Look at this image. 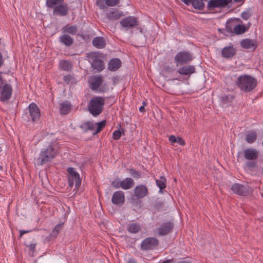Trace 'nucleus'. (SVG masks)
Listing matches in <instances>:
<instances>
[{
  "label": "nucleus",
  "instance_id": "obj_55",
  "mask_svg": "<svg viewBox=\"0 0 263 263\" xmlns=\"http://www.w3.org/2000/svg\"><path fill=\"white\" fill-rule=\"evenodd\" d=\"M4 64V60L2 53L0 52V67Z\"/></svg>",
  "mask_w": 263,
  "mask_h": 263
},
{
  "label": "nucleus",
  "instance_id": "obj_54",
  "mask_svg": "<svg viewBox=\"0 0 263 263\" xmlns=\"http://www.w3.org/2000/svg\"><path fill=\"white\" fill-rule=\"evenodd\" d=\"M31 232L30 230L29 231H25V230H20V238H21L24 234L26 233H28Z\"/></svg>",
  "mask_w": 263,
  "mask_h": 263
},
{
  "label": "nucleus",
  "instance_id": "obj_27",
  "mask_svg": "<svg viewBox=\"0 0 263 263\" xmlns=\"http://www.w3.org/2000/svg\"><path fill=\"white\" fill-rule=\"evenodd\" d=\"M237 22L241 23V21L240 18H236L234 20H230L227 22L226 23V30L227 32L232 33L234 32L235 26H236Z\"/></svg>",
  "mask_w": 263,
  "mask_h": 263
},
{
  "label": "nucleus",
  "instance_id": "obj_24",
  "mask_svg": "<svg viewBox=\"0 0 263 263\" xmlns=\"http://www.w3.org/2000/svg\"><path fill=\"white\" fill-rule=\"evenodd\" d=\"M240 45L243 48L246 49L253 48L254 50L257 47L255 42L251 39L242 40Z\"/></svg>",
  "mask_w": 263,
  "mask_h": 263
},
{
  "label": "nucleus",
  "instance_id": "obj_6",
  "mask_svg": "<svg viewBox=\"0 0 263 263\" xmlns=\"http://www.w3.org/2000/svg\"><path fill=\"white\" fill-rule=\"evenodd\" d=\"M159 241L155 238L149 237L145 238L141 243V249L142 250H152L156 249L159 246Z\"/></svg>",
  "mask_w": 263,
  "mask_h": 263
},
{
  "label": "nucleus",
  "instance_id": "obj_32",
  "mask_svg": "<svg viewBox=\"0 0 263 263\" xmlns=\"http://www.w3.org/2000/svg\"><path fill=\"white\" fill-rule=\"evenodd\" d=\"M95 125L94 123L90 121H87L82 123L80 128L83 129L85 132H87L88 130H92L95 128Z\"/></svg>",
  "mask_w": 263,
  "mask_h": 263
},
{
  "label": "nucleus",
  "instance_id": "obj_21",
  "mask_svg": "<svg viewBox=\"0 0 263 263\" xmlns=\"http://www.w3.org/2000/svg\"><path fill=\"white\" fill-rule=\"evenodd\" d=\"M123 15L122 12L117 9H113L106 13V18L109 20H117Z\"/></svg>",
  "mask_w": 263,
  "mask_h": 263
},
{
  "label": "nucleus",
  "instance_id": "obj_44",
  "mask_svg": "<svg viewBox=\"0 0 263 263\" xmlns=\"http://www.w3.org/2000/svg\"><path fill=\"white\" fill-rule=\"evenodd\" d=\"M122 134H124V131L122 133L119 130H115L112 134V138L115 140H119L121 138Z\"/></svg>",
  "mask_w": 263,
  "mask_h": 263
},
{
  "label": "nucleus",
  "instance_id": "obj_49",
  "mask_svg": "<svg viewBox=\"0 0 263 263\" xmlns=\"http://www.w3.org/2000/svg\"><path fill=\"white\" fill-rule=\"evenodd\" d=\"M163 203L162 202H156L154 204V207L155 209L159 210L161 208L163 207Z\"/></svg>",
  "mask_w": 263,
  "mask_h": 263
},
{
  "label": "nucleus",
  "instance_id": "obj_48",
  "mask_svg": "<svg viewBox=\"0 0 263 263\" xmlns=\"http://www.w3.org/2000/svg\"><path fill=\"white\" fill-rule=\"evenodd\" d=\"M251 16V14L248 11L243 12L241 13V17L245 20H248Z\"/></svg>",
  "mask_w": 263,
  "mask_h": 263
},
{
  "label": "nucleus",
  "instance_id": "obj_10",
  "mask_svg": "<svg viewBox=\"0 0 263 263\" xmlns=\"http://www.w3.org/2000/svg\"><path fill=\"white\" fill-rule=\"evenodd\" d=\"M232 192L239 196H246L250 193L249 187L243 184L236 183H234L231 188Z\"/></svg>",
  "mask_w": 263,
  "mask_h": 263
},
{
  "label": "nucleus",
  "instance_id": "obj_33",
  "mask_svg": "<svg viewBox=\"0 0 263 263\" xmlns=\"http://www.w3.org/2000/svg\"><path fill=\"white\" fill-rule=\"evenodd\" d=\"M61 69L64 71H70L72 69V64L70 62L66 60H61L60 62Z\"/></svg>",
  "mask_w": 263,
  "mask_h": 263
},
{
  "label": "nucleus",
  "instance_id": "obj_46",
  "mask_svg": "<svg viewBox=\"0 0 263 263\" xmlns=\"http://www.w3.org/2000/svg\"><path fill=\"white\" fill-rule=\"evenodd\" d=\"M96 5L100 9H103L106 8V0H97Z\"/></svg>",
  "mask_w": 263,
  "mask_h": 263
},
{
  "label": "nucleus",
  "instance_id": "obj_62",
  "mask_svg": "<svg viewBox=\"0 0 263 263\" xmlns=\"http://www.w3.org/2000/svg\"><path fill=\"white\" fill-rule=\"evenodd\" d=\"M1 44V39H0V45Z\"/></svg>",
  "mask_w": 263,
  "mask_h": 263
},
{
  "label": "nucleus",
  "instance_id": "obj_52",
  "mask_svg": "<svg viewBox=\"0 0 263 263\" xmlns=\"http://www.w3.org/2000/svg\"><path fill=\"white\" fill-rule=\"evenodd\" d=\"M35 246L36 244H30L29 246H28V247L29 248V250L30 251H32V252L35 251Z\"/></svg>",
  "mask_w": 263,
  "mask_h": 263
},
{
  "label": "nucleus",
  "instance_id": "obj_9",
  "mask_svg": "<svg viewBox=\"0 0 263 263\" xmlns=\"http://www.w3.org/2000/svg\"><path fill=\"white\" fill-rule=\"evenodd\" d=\"M28 109L31 120L32 122H37L41 117V111L37 105L34 102L30 103Z\"/></svg>",
  "mask_w": 263,
  "mask_h": 263
},
{
  "label": "nucleus",
  "instance_id": "obj_37",
  "mask_svg": "<svg viewBox=\"0 0 263 263\" xmlns=\"http://www.w3.org/2000/svg\"><path fill=\"white\" fill-rule=\"evenodd\" d=\"M247 29L243 25L237 24L234 28V32L236 34H241L247 31Z\"/></svg>",
  "mask_w": 263,
  "mask_h": 263
},
{
  "label": "nucleus",
  "instance_id": "obj_20",
  "mask_svg": "<svg viewBox=\"0 0 263 263\" xmlns=\"http://www.w3.org/2000/svg\"><path fill=\"white\" fill-rule=\"evenodd\" d=\"M122 65L121 61L118 58H114L108 63V69L111 71H115L119 69Z\"/></svg>",
  "mask_w": 263,
  "mask_h": 263
},
{
  "label": "nucleus",
  "instance_id": "obj_26",
  "mask_svg": "<svg viewBox=\"0 0 263 263\" xmlns=\"http://www.w3.org/2000/svg\"><path fill=\"white\" fill-rule=\"evenodd\" d=\"M71 109V105L68 101H65L61 103L60 111L62 115H66L69 114Z\"/></svg>",
  "mask_w": 263,
  "mask_h": 263
},
{
  "label": "nucleus",
  "instance_id": "obj_50",
  "mask_svg": "<svg viewBox=\"0 0 263 263\" xmlns=\"http://www.w3.org/2000/svg\"><path fill=\"white\" fill-rule=\"evenodd\" d=\"M176 143H178L179 144H180V145H182V146H184L185 144V142L184 140L182 138H181L180 137H177V140H176Z\"/></svg>",
  "mask_w": 263,
  "mask_h": 263
},
{
  "label": "nucleus",
  "instance_id": "obj_17",
  "mask_svg": "<svg viewBox=\"0 0 263 263\" xmlns=\"http://www.w3.org/2000/svg\"><path fill=\"white\" fill-rule=\"evenodd\" d=\"M111 202L114 204L121 205L125 202L124 193L122 191H118L112 195Z\"/></svg>",
  "mask_w": 263,
  "mask_h": 263
},
{
  "label": "nucleus",
  "instance_id": "obj_18",
  "mask_svg": "<svg viewBox=\"0 0 263 263\" xmlns=\"http://www.w3.org/2000/svg\"><path fill=\"white\" fill-rule=\"evenodd\" d=\"M236 53V50L233 46L225 47L221 51L222 56L226 58H232Z\"/></svg>",
  "mask_w": 263,
  "mask_h": 263
},
{
  "label": "nucleus",
  "instance_id": "obj_16",
  "mask_svg": "<svg viewBox=\"0 0 263 263\" xmlns=\"http://www.w3.org/2000/svg\"><path fill=\"white\" fill-rule=\"evenodd\" d=\"M134 193L137 198L141 199L147 195L148 193V189L145 185H138L135 187Z\"/></svg>",
  "mask_w": 263,
  "mask_h": 263
},
{
  "label": "nucleus",
  "instance_id": "obj_31",
  "mask_svg": "<svg viewBox=\"0 0 263 263\" xmlns=\"http://www.w3.org/2000/svg\"><path fill=\"white\" fill-rule=\"evenodd\" d=\"M257 139V134L255 130H251L246 134V140L248 143H254Z\"/></svg>",
  "mask_w": 263,
  "mask_h": 263
},
{
  "label": "nucleus",
  "instance_id": "obj_38",
  "mask_svg": "<svg viewBox=\"0 0 263 263\" xmlns=\"http://www.w3.org/2000/svg\"><path fill=\"white\" fill-rule=\"evenodd\" d=\"M64 222H61L57 224L52 231L51 235L53 236H57L63 228Z\"/></svg>",
  "mask_w": 263,
  "mask_h": 263
},
{
  "label": "nucleus",
  "instance_id": "obj_3",
  "mask_svg": "<svg viewBox=\"0 0 263 263\" xmlns=\"http://www.w3.org/2000/svg\"><path fill=\"white\" fill-rule=\"evenodd\" d=\"M57 151L52 145L48 146L46 149L41 152L40 156L37 159V164L42 165L49 162L57 155Z\"/></svg>",
  "mask_w": 263,
  "mask_h": 263
},
{
  "label": "nucleus",
  "instance_id": "obj_15",
  "mask_svg": "<svg viewBox=\"0 0 263 263\" xmlns=\"http://www.w3.org/2000/svg\"><path fill=\"white\" fill-rule=\"evenodd\" d=\"M243 154L244 158L247 160H256L259 157V152L255 148L245 149Z\"/></svg>",
  "mask_w": 263,
  "mask_h": 263
},
{
  "label": "nucleus",
  "instance_id": "obj_5",
  "mask_svg": "<svg viewBox=\"0 0 263 263\" xmlns=\"http://www.w3.org/2000/svg\"><path fill=\"white\" fill-rule=\"evenodd\" d=\"M69 174L68 176V186L72 188L73 186L74 181H75V187L77 190L81 184V179L79 174L77 172L73 167H68L67 170Z\"/></svg>",
  "mask_w": 263,
  "mask_h": 263
},
{
  "label": "nucleus",
  "instance_id": "obj_39",
  "mask_svg": "<svg viewBox=\"0 0 263 263\" xmlns=\"http://www.w3.org/2000/svg\"><path fill=\"white\" fill-rule=\"evenodd\" d=\"M64 81L67 84L76 83V81L74 77L71 74H67L63 77Z\"/></svg>",
  "mask_w": 263,
  "mask_h": 263
},
{
  "label": "nucleus",
  "instance_id": "obj_11",
  "mask_svg": "<svg viewBox=\"0 0 263 263\" xmlns=\"http://www.w3.org/2000/svg\"><path fill=\"white\" fill-rule=\"evenodd\" d=\"M174 227V224L173 222L168 221L167 222L163 223L161 226L157 229V231L158 236H165L172 232Z\"/></svg>",
  "mask_w": 263,
  "mask_h": 263
},
{
  "label": "nucleus",
  "instance_id": "obj_1",
  "mask_svg": "<svg viewBox=\"0 0 263 263\" xmlns=\"http://www.w3.org/2000/svg\"><path fill=\"white\" fill-rule=\"evenodd\" d=\"M257 84L256 78L249 74L240 75L235 81V84L240 90L246 93L255 89Z\"/></svg>",
  "mask_w": 263,
  "mask_h": 263
},
{
  "label": "nucleus",
  "instance_id": "obj_34",
  "mask_svg": "<svg viewBox=\"0 0 263 263\" xmlns=\"http://www.w3.org/2000/svg\"><path fill=\"white\" fill-rule=\"evenodd\" d=\"M64 0H46V5L48 8L54 9L57 6L63 3Z\"/></svg>",
  "mask_w": 263,
  "mask_h": 263
},
{
  "label": "nucleus",
  "instance_id": "obj_41",
  "mask_svg": "<svg viewBox=\"0 0 263 263\" xmlns=\"http://www.w3.org/2000/svg\"><path fill=\"white\" fill-rule=\"evenodd\" d=\"M129 172L130 175L135 179H139L141 177V173L135 169L130 168Z\"/></svg>",
  "mask_w": 263,
  "mask_h": 263
},
{
  "label": "nucleus",
  "instance_id": "obj_29",
  "mask_svg": "<svg viewBox=\"0 0 263 263\" xmlns=\"http://www.w3.org/2000/svg\"><path fill=\"white\" fill-rule=\"evenodd\" d=\"M103 82L102 78L100 76L95 77L90 84V88L93 90H96Z\"/></svg>",
  "mask_w": 263,
  "mask_h": 263
},
{
  "label": "nucleus",
  "instance_id": "obj_35",
  "mask_svg": "<svg viewBox=\"0 0 263 263\" xmlns=\"http://www.w3.org/2000/svg\"><path fill=\"white\" fill-rule=\"evenodd\" d=\"M156 183L159 187L160 192L166 187V180L164 176H160L159 179L156 180Z\"/></svg>",
  "mask_w": 263,
  "mask_h": 263
},
{
  "label": "nucleus",
  "instance_id": "obj_30",
  "mask_svg": "<svg viewBox=\"0 0 263 263\" xmlns=\"http://www.w3.org/2000/svg\"><path fill=\"white\" fill-rule=\"evenodd\" d=\"M127 230L130 233L136 234L141 230V227L138 223L132 222L127 226Z\"/></svg>",
  "mask_w": 263,
  "mask_h": 263
},
{
  "label": "nucleus",
  "instance_id": "obj_2",
  "mask_svg": "<svg viewBox=\"0 0 263 263\" xmlns=\"http://www.w3.org/2000/svg\"><path fill=\"white\" fill-rule=\"evenodd\" d=\"M105 104V99L102 97H95L91 98L88 105L89 112L94 117L102 113Z\"/></svg>",
  "mask_w": 263,
  "mask_h": 263
},
{
  "label": "nucleus",
  "instance_id": "obj_23",
  "mask_svg": "<svg viewBox=\"0 0 263 263\" xmlns=\"http://www.w3.org/2000/svg\"><path fill=\"white\" fill-rule=\"evenodd\" d=\"M92 44L97 48L102 49L105 47L106 42L104 37L101 36H97L92 40Z\"/></svg>",
  "mask_w": 263,
  "mask_h": 263
},
{
  "label": "nucleus",
  "instance_id": "obj_45",
  "mask_svg": "<svg viewBox=\"0 0 263 263\" xmlns=\"http://www.w3.org/2000/svg\"><path fill=\"white\" fill-rule=\"evenodd\" d=\"M121 181L119 179H115L111 183V186L115 189L121 187Z\"/></svg>",
  "mask_w": 263,
  "mask_h": 263
},
{
  "label": "nucleus",
  "instance_id": "obj_22",
  "mask_svg": "<svg viewBox=\"0 0 263 263\" xmlns=\"http://www.w3.org/2000/svg\"><path fill=\"white\" fill-rule=\"evenodd\" d=\"M59 41L61 44L67 47L71 46L74 42L73 38L65 33L60 36Z\"/></svg>",
  "mask_w": 263,
  "mask_h": 263
},
{
  "label": "nucleus",
  "instance_id": "obj_59",
  "mask_svg": "<svg viewBox=\"0 0 263 263\" xmlns=\"http://www.w3.org/2000/svg\"><path fill=\"white\" fill-rule=\"evenodd\" d=\"M230 1V3L232 2V0H229ZM243 0H234L235 2H240L241 1H242Z\"/></svg>",
  "mask_w": 263,
  "mask_h": 263
},
{
  "label": "nucleus",
  "instance_id": "obj_58",
  "mask_svg": "<svg viewBox=\"0 0 263 263\" xmlns=\"http://www.w3.org/2000/svg\"><path fill=\"white\" fill-rule=\"evenodd\" d=\"M127 263H137L135 260L134 259H129Z\"/></svg>",
  "mask_w": 263,
  "mask_h": 263
},
{
  "label": "nucleus",
  "instance_id": "obj_25",
  "mask_svg": "<svg viewBox=\"0 0 263 263\" xmlns=\"http://www.w3.org/2000/svg\"><path fill=\"white\" fill-rule=\"evenodd\" d=\"M63 33H69L71 35L76 34L78 30L77 26L75 25H69V24L63 27L61 29Z\"/></svg>",
  "mask_w": 263,
  "mask_h": 263
},
{
  "label": "nucleus",
  "instance_id": "obj_7",
  "mask_svg": "<svg viewBox=\"0 0 263 263\" xmlns=\"http://www.w3.org/2000/svg\"><path fill=\"white\" fill-rule=\"evenodd\" d=\"M193 60L192 54L188 51H180L176 54L174 61L177 66L186 64Z\"/></svg>",
  "mask_w": 263,
  "mask_h": 263
},
{
  "label": "nucleus",
  "instance_id": "obj_42",
  "mask_svg": "<svg viewBox=\"0 0 263 263\" xmlns=\"http://www.w3.org/2000/svg\"><path fill=\"white\" fill-rule=\"evenodd\" d=\"M255 160H248L246 163V167L249 170H252L256 167V163Z\"/></svg>",
  "mask_w": 263,
  "mask_h": 263
},
{
  "label": "nucleus",
  "instance_id": "obj_8",
  "mask_svg": "<svg viewBox=\"0 0 263 263\" xmlns=\"http://www.w3.org/2000/svg\"><path fill=\"white\" fill-rule=\"evenodd\" d=\"M120 23L126 30L136 27L139 24L138 18L133 16H127L122 19Z\"/></svg>",
  "mask_w": 263,
  "mask_h": 263
},
{
  "label": "nucleus",
  "instance_id": "obj_47",
  "mask_svg": "<svg viewBox=\"0 0 263 263\" xmlns=\"http://www.w3.org/2000/svg\"><path fill=\"white\" fill-rule=\"evenodd\" d=\"M233 99V96H230L229 95H225L223 97H221V100L222 102H223L224 103H227L229 101H231V100L232 99Z\"/></svg>",
  "mask_w": 263,
  "mask_h": 263
},
{
  "label": "nucleus",
  "instance_id": "obj_43",
  "mask_svg": "<svg viewBox=\"0 0 263 263\" xmlns=\"http://www.w3.org/2000/svg\"><path fill=\"white\" fill-rule=\"evenodd\" d=\"M119 3L120 0H106V5L109 7L115 6Z\"/></svg>",
  "mask_w": 263,
  "mask_h": 263
},
{
  "label": "nucleus",
  "instance_id": "obj_12",
  "mask_svg": "<svg viewBox=\"0 0 263 263\" xmlns=\"http://www.w3.org/2000/svg\"><path fill=\"white\" fill-rule=\"evenodd\" d=\"M99 55L94 53L90 58L92 59L91 67L97 72H100L105 68V65L104 62L99 58Z\"/></svg>",
  "mask_w": 263,
  "mask_h": 263
},
{
  "label": "nucleus",
  "instance_id": "obj_51",
  "mask_svg": "<svg viewBox=\"0 0 263 263\" xmlns=\"http://www.w3.org/2000/svg\"><path fill=\"white\" fill-rule=\"evenodd\" d=\"M176 140L177 137H176L174 135H171L169 137V141L171 143L172 145L176 142Z\"/></svg>",
  "mask_w": 263,
  "mask_h": 263
},
{
  "label": "nucleus",
  "instance_id": "obj_60",
  "mask_svg": "<svg viewBox=\"0 0 263 263\" xmlns=\"http://www.w3.org/2000/svg\"><path fill=\"white\" fill-rule=\"evenodd\" d=\"M142 104H143V105H142V106H143L144 107L145 106H146V105H147V102H146V101H143V103H142Z\"/></svg>",
  "mask_w": 263,
  "mask_h": 263
},
{
  "label": "nucleus",
  "instance_id": "obj_36",
  "mask_svg": "<svg viewBox=\"0 0 263 263\" xmlns=\"http://www.w3.org/2000/svg\"><path fill=\"white\" fill-rule=\"evenodd\" d=\"M191 3L196 9L202 10L204 8V4L203 2V0H193Z\"/></svg>",
  "mask_w": 263,
  "mask_h": 263
},
{
  "label": "nucleus",
  "instance_id": "obj_57",
  "mask_svg": "<svg viewBox=\"0 0 263 263\" xmlns=\"http://www.w3.org/2000/svg\"><path fill=\"white\" fill-rule=\"evenodd\" d=\"M139 111L141 112H144L145 111V108L143 106H141L139 108Z\"/></svg>",
  "mask_w": 263,
  "mask_h": 263
},
{
  "label": "nucleus",
  "instance_id": "obj_19",
  "mask_svg": "<svg viewBox=\"0 0 263 263\" xmlns=\"http://www.w3.org/2000/svg\"><path fill=\"white\" fill-rule=\"evenodd\" d=\"M177 72L181 75L190 76L195 72V67L193 65H186L180 68Z\"/></svg>",
  "mask_w": 263,
  "mask_h": 263
},
{
  "label": "nucleus",
  "instance_id": "obj_56",
  "mask_svg": "<svg viewBox=\"0 0 263 263\" xmlns=\"http://www.w3.org/2000/svg\"><path fill=\"white\" fill-rule=\"evenodd\" d=\"M193 0H181L185 4L189 5Z\"/></svg>",
  "mask_w": 263,
  "mask_h": 263
},
{
  "label": "nucleus",
  "instance_id": "obj_40",
  "mask_svg": "<svg viewBox=\"0 0 263 263\" xmlns=\"http://www.w3.org/2000/svg\"><path fill=\"white\" fill-rule=\"evenodd\" d=\"M97 128L96 131L93 133V135H96L100 133L103 129V128L105 126L106 121L103 120L102 121L97 123Z\"/></svg>",
  "mask_w": 263,
  "mask_h": 263
},
{
  "label": "nucleus",
  "instance_id": "obj_13",
  "mask_svg": "<svg viewBox=\"0 0 263 263\" xmlns=\"http://www.w3.org/2000/svg\"><path fill=\"white\" fill-rule=\"evenodd\" d=\"M69 7L66 3L60 4L57 6L53 10V13L56 15L61 16H66L68 14Z\"/></svg>",
  "mask_w": 263,
  "mask_h": 263
},
{
  "label": "nucleus",
  "instance_id": "obj_53",
  "mask_svg": "<svg viewBox=\"0 0 263 263\" xmlns=\"http://www.w3.org/2000/svg\"><path fill=\"white\" fill-rule=\"evenodd\" d=\"M163 69L167 72H170L173 70V69L169 66H164Z\"/></svg>",
  "mask_w": 263,
  "mask_h": 263
},
{
  "label": "nucleus",
  "instance_id": "obj_28",
  "mask_svg": "<svg viewBox=\"0 0 263 263\" xmlns=\"http://www.w3.org/2000/svg\"><path fill=\"white\" fill-rule=\"evenodd\" d=\"M121 188L124 190L131 189L134 185V181L132 178H126L121 181Z\"/></svg>",
  "mask_w": 263,
  "mask_h": 263
},
{
  "label": "nucleus",
  "instance_id": "obj_4",
  "mask_svg": "<svg viewBox=\"0 0 263 263\" xmlns=\"http://www.w3.org/2000/svg\"><path fill=\"white\" fill-rule=\"evenodd\" d=\"M12 88L10 84L6 83L2 76L0 74V100L4 102L8 101L11 97Z\"/></svg>",
  "mask_w": 263,
  "mask_h": 263
},
{
  "label": "nucleus",
  "instance_id": "obj_61",
  "mask_svg": "<svg viewBox=\"0 0 263 263\" xmlns=\"http://www.w3.org/2000/svg\"><path fill=\"white\" fill-rule=\"evenodd\" d=\"M177 263H190V262H187L186 261H180L178 262Z\"/></svg>",
  "mask_w": 263,
  "mask_h": 263
},
{
  "label": "nucleus",
  "instance_id": "obj_14",
  "mask_svg": "<svg viewBox=\"0 0 263 263\" xmlns=\"http://www.w3.org/2000/svg\"><path fill=\"white\" fill-rule=\"evenodd\" d=\"M230 3L229 0H210L208 5L209 10H213L215 8H223Z\"/></svg>",
  "mask_w": 263,
  "mask_h": 263
}]
</instances>
